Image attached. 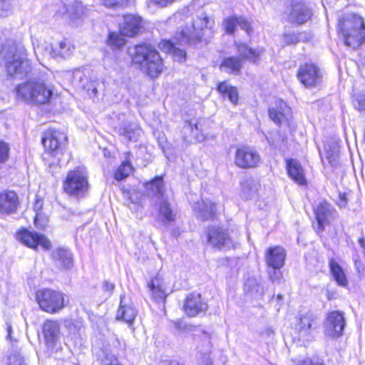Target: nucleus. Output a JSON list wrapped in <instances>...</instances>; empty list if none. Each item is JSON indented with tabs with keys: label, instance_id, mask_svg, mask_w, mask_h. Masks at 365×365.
<instances>
[{
	"label": "nucleus",
	"instance_id": "bb28decb",
	"mask_svg": "<svg viewBox=\"0 0 365 365\" xmlns=\"http://www.w3.org/2000/svg\"><path fill=\"white\" fill-rule=\"evenodd\" d=\"M192 207L197 215L204 220L212 219L215 216V205L210 200L195 202Z\"/></svg>",
	"mask_w": 365,
	"mask_h": 365
},
{
	"label": "nucleus",
	"instance_id": "c9c22d12",
	"mask_svg": "<svg viewBox=\"0 0 365 365\" xmlns=\"http://www.w3.org/2000/svg\"><path fill=\"white\" fill-rule=\"evenodd\" d=\"M66 14L70 19L73 25H76V21L80 19L83 15V6L81 2L76 1L73 5H68L66 7ZM65 14V13H63Z\"/></svg>",
	"mask_w": 365,
	"mask_h": 365
},
{
	"label": "nucleus",
	"instance_id": "37998d69",
	"mask_svg": "<svg viewBox=\"0 0 365 365\" xmlns=\"http://www.w3.org/2000/svg\"><path fill=\"white\" fill-rule=\"evenodd\" d=\"M98 359L101 365H121L118 358L108 348L101 349Z\"/></svg>",
	"mask_w": 365,
	"mask_h": 365
},
{
	"label": "nucleus",
	"instance_id": "09e8293b",
	"mask_svg": "<svg viewBox=\"0 0 365 365\" xmlns=\"http://www.w3.org/2000/svg\"><path fill=\"white\" fill-rule=\"evenodd\" d=\"M281 268L268 267V275L270 280L274 283H279L282 278Z\"/></svg>",
	"mask_w": 365,
	"mask_h": 365
},
{
	"label": "nucleus",
	"instance_id": "1a4fd4ad",
	"mask_svg": "<svg viewBox=\"0 0 365 365\" xmlns=\"http://www.w3.org/2000/svg\"><path fill=\"white\" fill-rule=\"evenodd\" d=\"M346 325L344 313L331 311L327 314L324 322V333L330 338H339L343 334Z\"/></svg>",
	"mask_w": 365,
	"mask_h": 365
},
{
	"label": "nucleus",
	"instance_id": "052dcab7",
	"mask_svg": "<svg viewBox=\"0 0 365 365\" xmlns=\"http://www.w3.org/2000/svg\"><path fill=\"white\" fill-rule=\"evenodd\" d=\"M353 259H354L355 267H356L357 272L359 273L361 271H363V269H364L363 264H362L361 262L359 259V256L354 255L353 257Z\"/></svg>",
	"mask_w": 365,
	"mask_h": 365
},
{
	"label": "nucleus",
	"instance_id": "7c9ffc66",
	"mask_svg": "<svg viewBox=\"0 0 365 365\" xmlns=\"http://www.w3.org/2000/svg\"><path fill=\"white\" fill-rule=\"evenodd\" d=\"M331 274L339 286L345 287L348 285V280L344 269L333 258L329 261Z\"/></svg>",
	"mask_w": 365,
	"mask_h": 365
},
{
	"label": "nucleus",
	"instance_id": "338daca9",
	"mask_svg": "<svg viewBox=\"0 0 365 365\" xmlns=\"http://www.w3.org/2000/svg\"><path fill=\"white\" fill-rule=\"evenodd\" d=\"M329 158H332V160H330V163L335 161V157L333 155L329 157Z\"/></svg>",
	"mask_w": 365,
	"mask_h": 365
},
{
	"label": "nucleus",
	"instance_id": "de8ad7c7",
	"mask_svg": "<svg viewBox=\"0 0 365 365\" xmlns=\"http://www.w3.org/2000/svg\"><path fill=\"white\" fill-rule=\"evenodd\" d=\"M107 7L122 6L133 4L135 0H101Z\"/></svg>",
	"mask_w": 365,
	"mask_h": 365
},
{
	"label": "nucleus",
	"instance_id": "f3484780",
	"mask_svg": "<svg viewBox=\"0 0 365 365\" xmlns=\"http://www.w3.org/2000/svg\"><path fill=\"white\" fill-rule=\"evenodd\" d=\"M312 15V12L303 2L293 1L289 14V21L298 25L308 21Z\"/></svg>",
	"mask_w": 365,
	"mask_h": 365
},
{
	"label": "nucleus",
	"instance_id": "58836bf2",
	"mask_svg": "<svg viewBox=\"0 0 365 365\" xmlns=\"http://www.w3.org/2000/svg\"><path fill=\"white\" fill-rule=\"evenodd\" d=\"M217 91L220 93L226 95L232 103L237 104L239 96L236 87L232 86L224 81L218 84Z\"/></svg>",
	"mask_w": 365,
	"mask_h": 365
},
{
	"label": "nucleus",
	"instance_id": "cd10ccee",
	"mask_svg": "<svg viewBox=\"0 0 365 365\" xmlns=\"http://www.w3.org/2000/svg\"><path fill=\"white\" fill-rule=\"evenodd\" d=\"M56 265L61 269H70L73 266L72 255L68 250L58 248L52 252Z\"/></svg>",
	"mask_w": 365,
	"mask_h": 365
},
{
	"label": "nucleus",
	"instance_id": "4468645a",
	"mask_svg": "<svg viewBox=\"0 0 365 365\" xmlns=\"http://www.w3.org/2000/svg\"><path fill=\"white\" fill-rule=\"evenodd\" d=\"M317 327V317L311 312H307L299 316L296 324V329L301 338L309 339Z\"/></svg>",
	"mask_w": 365,
	"mask_h": 365
},
{
	"label": "nucleus",
	"instance_id": "b1692460",
	"mask_svg": "<svg viewBox=\"0 0 365 365\" xmlns=\"http://www.w3.org/2000/svg\"><path fill=\"white\" fill-rule=\"evenodd\" d=\"M223 27L227 34H232L237 26H240L248 34L251 31L250 24L247 19L242 16H231L223 20Z\"/></svg>",
	"mask_w": 365,
	"mask_h": 365
},
{
	"label": "nucleus",
	"instance_id": "ddd939ff",
	"mask_svg": "<svg viewBox=\"0 0 365 365\" xmlns=\"http://www.w3.org/2000/svg\"><path fill=\"white\" fill-rule=\"evenodd\" d=\"M18 239L24 245L32 249H36L38 246H41L44 250L51 248L49 240L45 235L34 231L24 229L19 232Z\"/></svg>",
	"mask_w": 365,
	"mask_h": 365
},
{
	"label": "nucleus",
	"instance_id": "bf43d9fd",
	"mask_svg": "<svg viewBox=\"0 0 365 365\" xmlns=\"http://www.w3.org/2000/svg\"><path fill=\"white\" fill-rule=\"evenodd\" d=\"M200 362L202 365H212V361L210 359V350H207L204 354L200 353L198 356Z\"/></svg>",
	"mask_w": 365,
	"mask_h": 365
},
{
	"label": "nucleus",
	"instance_id": "4c0bfd02",
	"mask_svg": "<svg viewBox=\"0 0 365 365\" xmlns=\"http://www.w3.org/2000/svg\"><path fill=\"white\" fill-rule=\"evenodd\" d=\"M236 45L240 56L252 62H256L261 54L260 51L252 49L245 43H238Z\"/></svg>",
	"mask_w": 365,
	"mask_h": 365
},
{
	"label": "nucleus",
	"instance_id": "9b49d317",
	"mask_svg": "<svg viewBox=\"0 0 365 365\" xmlns=\"http://www.w3.org/2000/svg\"><path fill=\"white\" fill-rule=\"evenodd\" d=\"M67 142V135L60 130L49 128L42 138L44 148L51 153H61Z\"/></svg>",
	"mask_w": 365,
	"mask_h": 365
},
{
	"label": "nucleus",
	"instance_id": "5701e85b",
	"mask_svg": "<svg viewBox=\"0 0 365 365\" xmlns=\"http://www.w3.org/2000/svg\"><path fill=\"white\" fill-rule=\"evenodd\" d=\"M117 133L128 141H136L140 135L141 129L134 122L125 121L115 128Z\"/></svg>",
	"mask_w": 365,
	"mask_h": 365
},
{
	"label": "nucleus",
	"instance_id": "aec40b11",
	"mask_svg": "<svg viewBox=\"0 0 365 365\" xmlns=\"http://www.w3.org/2000/svg\"><path fill=\"white\" fill-rule=\"evenodd\" d=\"M335 210L326 201L321 202L314 210L315 217L318 224V231L324 230L326 225L329 224Z\"/></svg>",
	"mask_w": 365,
	"mask_h": 365
},
{
	"label": "nucleus",
	"instance_id": "864d4df0",
	"mask_svg": "<svg viewBox=\"0 0 365 365\" xmlns=\"http://www.w3.org/2000/svg\"><path fill=\"white\" fill-rule=\"evenodd\" d=\"M9 365H26V364L20 354L14 353L9 358Z\"/></svg>",
	"mask_w": 365,
	"mask_h": 365
},
{
	"label": "nucleus",
	"instance_id": "412c9836",
	"mask_svg": "<svg viewBox=\"0 0 365 365\" xmlns=\"http://www.w3.org/2000/svg\"><path fill=\"white\" fill-rule=\"evenodd\" d=\"M285 257L284 249L280 246H275L267 250L265 262L267 267L282 268L284 264Z\"/></svg>",
	"mask_w": 365,
	"mask_h": 365
},
{
	"label": "nucleus",
	"instance_id": "603ef678",
	"mask_svg": "<svg viewBox=\"0 0 365 365\" xmlns=\"http://www.w3.org/2000/svg\"><path fill=\"white\" fill-rule=\"evenodd\" d=\"M188 16L184 12H176L175 13L172 17L169 19L170 23H178L180 24L181 22L187 23Z\"/></svg>",
	"mask_w": 365,
	"mask_h": 365
},
{
	"label": "nucleus",
	"instance_id": "49530a36",
	"mask_svg": "<svg viewBox=\"0 0 365 365\" xmlns=\"http://www.w3.org/2000/svg\"><path fill=\"white\" fill-rule=\"evenodd\" d=\"M353 105L358 110H365V92L354 93L353 96Z\"/></svg>",
	"mask_w": 365,
	"mask_h": 365
},
{
	"label": "nucleus",
	"instance_id": "7ed1b4c3",
	"mask_svg": "<svg viewBox=\"0 0 365 365\" xmlns=\"http://www.w3.org/2000/svg\"><path fill=\"white\" fill-rule=\"evenodd\" d=\"M337 30L344 37L345 44L349 47H359L365 41L364 21L356 14H346L339 19Z\"/></svg>",
	"mask_w": 365,
	"mask_h": 365
},
{
	"label": "nucleus",
	"instance_id": "f03ea898",
	"mask_svg": "<svg viewBox=\"0 0 365 365\" xmlns=\"http://www.w3.org/2000/svg\"><path fill=\"white\" fill-rule=\"evenodd\" d=\"M1 55L2 63L9 76L21 79L31 72V64L23 46H4Z\"/></svg>",
	"mask_w": 365,
	"mask_h": 365
},
{
	"label": "nucleus",
	"instance_id": "4d7b16f0",
	"mask_svg": "<svg viewBox=\"0 0 365 365\" xmlns=\"http://www.w3.org/2000/svg\"><path fill=\"white\" fill-rule=\"evenodd\" d=\"M86 89L89 96L93 100L98 97V87L96 83H90Z\"/></svg>",
	"mask_w": 365,
	"mask_h": 365
},
{
	"label": "nucleus",
	"instance_id": "6e6d98bb",
	"mask_svg": "<svg viewBox=\"0 0 365 365\" xmlns=\"http://www.w3.org/2000/svg\"><path fill=\"white\" fill-rule=\"evenodd\" d=\"M11 9L10 0H0V16H5Z\"/></svg>",
	"mask_w": 365,
	"mask_h": 365
},
{
	"label": "nucleus",
	"instance_id": "6e6552de",
	"mask_svg": "<svg viewBox=\"0 0 365 365\" xmlns=\"http://www.w3.org/2000/svg\"><path fill=\"white\" fill-rule=\"evenodd\" d=\"M261 156L252 146L241 145L237 148L235 153V163L240 168H254L259 165Z\"/></svg>",
	"mask_w": 365,
	"mask_h": 365
},
{
	"label": "nucleus",
	"instance_id": "a211bd4d",
	"mask_svg": "<svg viewBox=\"0 0 365 365\" xmlns=\"http://www.w3.org/2000/svg\"><path fill=\"white\" fill-rule=\"evenodd\" d=\"M177 211L172 207L171 203L167 198L162 197L158 200V217L164 225H168L175 221Z\"/></svg>",
	"mask_w": 365,
	"mask_h": 365
},
{
	"label": "nucleus",
	"instance_id": "0e129e2a",
	"mask_svg": "<svg viewBox=\"0 0 365 365\" xmlns=\"http://www.w3.org/2000/svg\"><path fill=\"white\" fill-rule=\"evenodd\" d=\"M11 331H12V327L11 325L7 324V339H11Z\"/></svg>",
	"mask_w": 365,
	"mask_h": 365
},
{
	"label": "nucleus",
	"instance_id": "0eeeda50",
	"mask_svg": "<svg viewBox=\"0 0 365 365\" xmlns=\"http://www.w3.org/2000/svg\"><path fill=\"white\" fill-rule=\"evenodd\" d=\"M36 299L41 309L50 314L57 313L65 307L64 294L50 289L38 290Z\"/></svg>",
	"mask_w": 365,
	"mask_h": 365
},
{
	"label": "nucleus",
	"instance_id": "774afa93",
	"mask_svg": "<svg viewBox=\"0 0 365 365\" xmlns=\"http://www.w3.org/2000/svg\"><path fill=\"white\" fill-rule=\"evenodd\" d=\"M327 298H328L329 299H331V298H330L331 294H329V291H327Z\"/></svg>",
	"mask_w": 365,
	"mask_h": 365
},
{
	"label": "nucleus",
	"instance_id": "393cba45",
	"mask_svg": "<svg viewBox=\"0 0 365 365\" xmlns=\"http://www.w3.org/2000/svg\"><path fill=\"white\" fill-rule=\"evenodd\" d=\"M183 138L185 141L201 142L205 140V136L200 128V123L186 121L182 128Z\"/></svg>",
	"mask_w": 365,
	"mask_h": 365
},
{
	"label": "nucleus",
	"instance_id": "9d476101",
	"mask_svg": "<svg viewBox=\"0 0 365 365\" xmlns=\"http://www.w3.org/2000/svg\"><path fill=\"white\" fill-rule=\"evenodd\" d=\"M297 78L306 88H313L319 85L322 74L318 66L314 63H304L298 68Z\"/></svg>",
	"mask_w": 365,
	"mask_h": 365
},
{
	"label": "nucleus",
	"instance_id": "dca6fc26",
	"mask_svg": "<svg viewBox=\"0 0 365 365\" xmlns=\"http://www.w3.org/2000/svg\"><path fill=\"white\" fill-rule=\"evenodd\" d=\"M142 29V18L134 14L123 16V21L120 24V34L123 36L133 37L138 34Z\"/></svg>",
	"mask_w": 365,
	"mask_h": 365
},
{
	"label": "nucleus",
	"instance_id": "f704fd0d",
	"mask_svg": "<svg viewBox=\"0 0 365 365\" xmlns=\"http://www.w3.org/2000/svg\"><path fill=\"white\" fill-rule=\"evenodd\" d=\"M34 52L39 62L44 58H56L55 48L46 42L34 46Z\"/></svg>",
	"mask_w": 365,
	"mask_h": 365
},
{
	"label": "nucleus",
	"instance_id": "20e7f679",
	"mask_svg": "<svg viewBox=\"0 0 365 365\" xmlns=\"http://www.w3.org/2000/svg\"><path fill=\"white\" fill-rule=\"evenodd\" d=\"M130 53L133 62L141 65L144 71L150 77L155 78L163 72L164 65L162 58L150 46L145 44L135 46Z\"/></svg>",
	"mask_w": 365,
	"mask_h": 365
},
{
	"label": "nucleus",
	"instance_id": "680f3d73",
	"mask_svg": "<svg viewBox=\"0 0 365 365\" xmlns=\"http://www.w3.org/2000/svg\"><path fill=\"white\" fill-rule=\"evenodd\" d=\"M346 200L345 194L340 195V203H339V206H340V207H344V206H345V205H346Z\"/></svg>",
	"mask_w": 365,
	"mask_h": 365
},
{
	"label": "nucleus",
	"instance_id": "c03bdc74",
	"mask_svg": "<svg viewBox=\"0 0 365 365\" xmlns=\"http://www.w3.org/2000/svg\"><path fill=\"white\" fill-rule=\"evenodd\" d=\"M125 39L121 35L115 32H110L107 39V43L112 48H120L125 44Z\"/></svg>",
	"mask_w": 365,
	"mask_h": 365
},
{
	"label": "nucleus",
	"instance_id": "72a5a7b5",
	"mask_svg": "<svg viewBox=\"0 0 365 365\" xmlns=\"http://www.w3.org/2000/svg\"><path fill=\"white\" fill-rule=\"evenodd\" d=\"M276 107L277 110L274 108L269 109V116L275 123L280 125L284 114L289 111V108L282 100H277L276 101Z\"/></svg>",
	"mask_w": 365,
	"mask_h": 365
},
{
	"label": "nucleus",
	"instance_id": "a18cd8bd",
	"mask_svg": "<svg viewBox=\"0 0 365 365\" xmlns=\"http://www.w3.org/2000/svg\"><path fill=\"white\" fill-rule=\"evenodd\" d=\"M304 40L303 34L285 33L282 37V41L285 45L294 44Z\"/></svg>",
	"mask_w": 365,
	"mask_h": 365
},
{
	"label": "nucleus",
	"instance_id": "8fccbe9b",
	"mask_svg": "<svg viewBox=\"0 0 365 365\" xmlns=\"http://www.w3.org/2000/svg\"><path fill=\"white\" fill-rule=\"evenodd\" d=\"M9 150V144L4 141L0 140V163H3L7 160Z\"/></svg>",
	"mask_w": 365,
	"mask_h": 365
},
{
	"label": "nucleus",
	"instance_id": "2f4dec72",
	"mask_svg": "<svg viewBox=\"0 0 365 365\" xmlns=\"http://www.w3.org/2000/svg\"><path fill=\"white\" fill-rule=\"evenodd\" d=\"M259 183L252 178H245L241 182V195L245 199L254 197L258 190Z\"/></svg>",
	"mask_w": 365,
	"mask_h": 365
},
{
	"label": "nucleus",
	"instance_id": "a19ab883",
	"mask_svg": "<svg viewBox=\"0 0 365 365\" xmlns=\"http://www.w3.org/2000/svg\"><path fill=\"white\" fill-rule=\"evenodd\" d=\"M55 48L56 58L61 57L66 58L70 56L74 46L71 44L69 40L63 39L53 46Z\"/></svg>",
	"mask_w": 365,
	"mask_h": 365
},
{
	"label": "nucleus",
	"instance_id": "c85d7f7f",
	"mask_svg": "<svg viewBox=\"0 0 365 365\" xmlns=\"http://www.w3.org/2000/svg\"><path fill=\"white\" fill-rule=\"evenodd\" d=\"M287 170L289 176L299 185H304L306 179L304 170L301 164L296 160L289 159L287 160Z\"/></svg>",
	"mask_w": 365,
	"mask_h": 365
},
{
	"label": "nucleus",
	"instance_id": "423d86ee",
	"mask_svg": "<svg viewBox=\"0 0 365 365\" xmlns=\"http://www.w3.org/2000/svg\"><path fill=\"white\" fill-rule=\"evenodd\" d=\"M89 187L88 175L83 167L69 171L63 185L64 192L76 199L85 197Z\"/></svg>",
	"mask_w": 365,
	"mask_h": 365
},
{
	"label": "nucleus",
	"instance_id": "39448f33",
	"mask_svg": "<svg viewBox=\"0 0 365 365\" xmlns=\"http://www.w3.org/2000/svg\"><path fill=\"white\" fill-rule=\"evenodd\" d=\"M16 95L19 100L33 104L48 103L52 95V89L40 80L28 81L16 88Z\"/></svg>",
	"mask_w": 365,
	"mask_h": 365
},
{
	"label": "nucleus",
	"instance_id": "69168bd1",
	"mask_svg": "<svg viewBox=\"0 0 365 365\" xmlns=\"http://www.w3.org/2000/svg\"><path fill=\"white\" fill-rule=\"evenodd\" d=\"M38 214H36L35 218H34V223L36 225V227H38Z\"/></svg>",
	"mask_w": 365,
	"mask_h": 365
},
{
	"label": "nucleus",
	"instance_id": "e433bc0d",
	"mask_svg": "<svg viewBox=\"0 0 365 365\" xmlns=\"http://www.w3.org/2000/svg\"><path fill=\"white\" fill-rule=\"evenodd\" d=\"M245 290L252 296H262L264 294V287L261 279L255 277L249 278L245 284Z\"/></svg>",
	"mask_w": 365,
	"mask_h": 365
},
{
	"label": "nucleus",
	"instance_id": "6ab92c4d",
	"mask_svg": "<svg viewBox=\"0 0 365 365\" xmlns=\"http://www.w3.org/2000/svg\"><path fill=\"white\" fill-rule=\"evenodd\" d=\"M207 304L203 302L201 294L192 293L187 296L184 304L185 312L189 317H195L207 309Z\"/></svg>",
	"mask_w": 365,
	"mask_h": 365
},
{
	"label": "nucleus",
	"instance_id": "13d9d810",
	"mask_svg": "<svg viewBox=\"0 0 365 365\" xmlns=\"http://www.w3.org/2000/svg\"><path fill=\"white\" fill-rule=\"evenodd\" d=\"M103 290L108 297H110L114 291L115 284L109 281H104L102 285Z\"/></svg>",
	"mask_w": 365,
	"mask_h": 365
},
{
	"label": "nucleus",
	"instance_id": "5fc2aeb1",
	"mask_svg": "<svg viewBox=\"0 0 365 365\" xmlns=\"http://www.w3.org/2000/svg\"><path fill=\"white\" fill-rule=\"evenodd\" d=\"M66 327L68 329L71 333L76 334L81 327V323L79 322H74L73 320H68L66 322Z\"/></svg>",
	"mask_w": 365,
	"mask_h": 365
},
{
	"label": "nucleus",
	"instance_id": "c756f323",
	"mask_svg": "<svg viewBox=\"0 0 365 365\" xmlns=\"http://www.w3.org/2000/svg\"><path fill=\"white\" fill-rule=\"evenodd\" d=\"M153 299L156 302H163L167 297L165 286L163 282L158 277H155L150 281L148 284Z\"/></svg>",
	"mask_w": 365,
	"mask_h": 365
},
{
	"label": "nucleus",
	"instance_id": "2eb2a0df",
	"mask_svg": "<svg viewBox=\"0 0 365 365\" xmlns=\"http://www.w3.org/2000/svg\"><path fill=\"white\" fill-rule=\"evenodd\" d=\"M137 315V310L131 299L123 294L120 297L119 307L117 311L116 319L123 320L131 324Z\"/></svg>",
	"mask_w": 365,
	"mask_h": 365
},
{
	"label": "nucleus",
	"instance_id": "ea45409f",
	"mask_svg": "<svg viewBox=\"0 0 365 365\" xmlns=\"http://www.w3.org/2000/svg\"><path fill=\"white\" fill-rule=\"evenodd\" d=\"M145 187L148 191H150L154 195L158 198L162 199L163 197V178L158 176L155 177L150 182H146Z\"/></svg>",
	"mask_w": 365,
	"mask_h": 365
},
{
	"label": "nucleus",
	"instance_id": "473e14b6",
	"mask_svg": "<svg viewBox=\"0 0 365 365\" xmlns=\"http://www.w3.org/2000/svg\"><path fill=\"white\" fill-rule=\"evenodd\" d=\"M242 61L237 57L225 58L221 63L220 68L227 73L238 74L242 68Z\"/></svg>",
	"mask_w": 365,
	"mask_h": 365
},
{
	"label": "nucleus",
	"instance_id": "79ce46f5",
	"mask_svg": "<svg viewBox=\"0 0 365 365\" xmlns=\"http://www.w3.org/2000/svg\"><path fill=\"white\" fill-rule=\"evenodd\" d=\"M133 171V167L128 160L122 162L114 173V178L121 181L127 178Z\"/></svg>",
	"mask_w": 365,
	"mask_h": 365
},
{
	"label": "nucleus",
	"instance_id": "e2e57ef3",
	"mask_svg": "<svg viewBox=\"0 0 365 365\" xmlns=\"http://www.w3.org/2000/svg\"><path fill=\"white\" fill-rule=\"evenodd\" d=\"M359 244L360 245V247L363 250L364 254L365 255V238H360L359 240Z\"/></svg>",
	"mask_w": 365,
	"mask_h": 365
},
{
	"label": "nucleus",
	"instance_id": "f257e3e1",
	"mask_svg": "<svg viewBox=\"0 0 365 365\" xmlns=\"http://www.w3.org/2000/svg\"><path fill=\"white\" fill-rule=\"evenodd\" d=\"M215 21L210 19L206 14H202L197 16L190 25L177 31L171 40H162L159 43V48L165 53L172 55L174 61L183 63L187 58V53L185 50L178 48L180 45H195L201 41L210 38L215 33Z\"/></svg>",
	"mask_w": 365,
	"mask_h": 365
},
{
	"label": "nucleus",
	"instance_id": "a878e982",
	"mask_svg": "<svg viewBox=\"0 0 365 365\" xmlns=\"http://www.w3.org/2000/svg\"><path fill=\"white\" fill-rule=\"evenodd\" d=\"M18 205V196L13 191L0 192V212L10 214L16 211Z\"/></svg>",
	"mask_w": 365,
	"mask_h": 365
},
{
	"label": "nucleus",
	"instance_id": "f8f14e48",
	"mask_svg": "<svg viewBox=\"0 0 365 365\" xmlns=\"http://www.w3.org/2000/svg\"><path fill=\"white\" fill-rule=\"evenodd\" d=\"M207 240L212 247L218 250H227L233 246L227 231L221 227H209Z\"/></svg>",
	"mask_w": 365,
	"mask_h": 365
},
{
	"label": "nucleus",
	"instance_id": "4be33fe9",
	"mask_svg": "<svg viewBox=\"0 0 365 365\" xmlns=\"http://www.w3.org/2000/svg\"><path fill=\"white\" fill-rule=\"evenodd\" d=\"M43 334L49 346H53L60 337V324L56 320L48 319L43 326Z\"/></svg>",
	"mask_w": 365,
	"mask_h": 365
},
{
	"label": "nucleus",
	"instance_id": "3c124183",
	"mask_svg": "<svg viewBox=\"0 0 365 365\" xmlns=\"http://www.w3.org/2000/svg\"><path fill=\"white\" fill-rule=\"evenodd\" d=\"M274 136L276 139L277 138L279 140H281V143H279L278 141L277 142L274 139L269 140L267 138L269 145L274 147V148L278 149L279 150H283L284 147V145H283L284 142V138L282 137L279 133H276Z\"/></svg>",
	"mask_w": 365,
	"mask_h": 365
}]
</instances>
